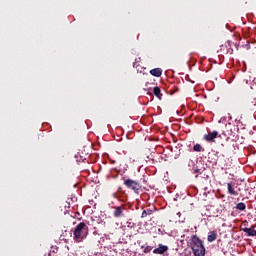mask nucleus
Here are the masks:
<instances>
[{
    "instance_id": "obj_3",
    "label": "nucleus",
    "mask_w": 256,
    "mask_h": 256,
    "mask_svg": "<svg viewBox=\"0 0 256 256\" xmlns=\"http://www.w3.org/2000/svg\"><path fill=\"white\" fill-rule=\"evenodd\" d=\"M124 185H126V187L128 189H131L135 193H137V191H139V189H141V184H139V182L132 180V179L124 180Z\"/></svg>"
},
{
    "instance_id": "obj_11",
    "label": "nucleus",
    "mask_w": 256,
    "mask_h": 256,
    "mask_svg": "<svg viewBox=\"0 0 256 256\" xmlns=\"http://www.w3.org/2000/svg\"><path fill=\"white\" fill-rule=\"evenodd\" d=\"M153 211H155V207H152V209L149 208V209L144 210L142 212L141 218L143 219V218L147 217V215H153Z\"/></svg>"
},
{
    "instance_id": "obj_12",
    "label": "nucleus",
    "mask_w": 256,
    "mask_h": 256,
    "mask_svg": "<svg viewBox=\"0 0 256 256\" xmlns=\"http://www.w3.org/2000/svg\"><path fill=\"white\" fill-rule=\"evenodd\" d=\"M236 209H238V211H245V209H247V205H245L243 202H240L236 205Z\"/></svg>"
},
{
    "instance_id": "obj_9",
    "label": "nucleus",
    "mask_w": 256,
    "mask_h": 256,
    "mask_svg": "<svg viewBox=\"0 0 256 256\" xmlns=\"http://www.w3.org/2000/svg\"><path fill=\"white\" fill-rule=\"evenodd\" d=\"M217 239V231H211L208 234L207 241L209 243H213Z\"/></svg>"
},
{
    "instance_id": "obj_13",
    "label": "nucleus",
    "mask_w": 256,
    "mask_h": 256,
    "mask_svg": "<svg viewBox=\"0 0 256 256\" xmlns=\"http://www.w3.org/2000/svg\"><path fill=\"white\" fill-rule=\"evenodd\" d=\"M153 93L158 99H161V89L159 87H155Z\"/></svg>"
},
{
    "instance_id": "obj_7",
    "label": "nucleus",
    "mask_w": 256,
    "mask_h": 256,
    "mask_svg": "<svg viewBox=\"0 0 256 256\" xmlns=\"http://www.w3.org/2000/svg\"><path fill=\"white\" fill-rule=\"evenodd\" d=\"M124 211H125V207L124 206L115 207V209H114V217H116V218L125 217Z\"/></svg>"
},
{
    "instance_id": "obj_14",
    "label": "nucleus",
    "mask_w": 256,
    "mask_h": 256,
    "mask_svg": "<svg viewBox=\"0 0 256 256\" xmlns=\"http://www.w3.org/2000/svg\"><path fill=\"white\" fill-rule=\"evenodd\" d=\"M141 249H143L144 253H151V251L153 250V247H151V246H141Z\"/></svg>"
},
{
    "instance_id": "obj_15",
    "label": "nucleus",
    "mask_w": 256,
    "mask_h": 256,
    "mask_svg": "<svg viewBox=\"0 0 256 256\" xmlns=\"http://www.w3.org/2000/svg\"><path fill=\"white\" fill-rule=\"evenodd\" d=\"M193 150L201 152V151H203V147H201L199 144H196V145H194Z\"/></svg>"
},
{
    "instance_id": "obj_8",
    "label": "nucleus",
    "mask_w": 256,
    "mask_h": 256,
    "mask_svg": "<svg viewBox=\"0 0 256 256\" xmlns=\"http://www.w3.org/2000/svg\"><path fill=\"white\" fill-rule=\"evenodd\" d=\"M150 74H152L153 77H161V75H163V70H161V68H154L150 70Z\"/></svg>"
},
{
    "instance_id": "obj_4",
    "label": "nucleus",
    "mask_w": 256,
    "mask_h": 256,
    "mask_svg": "<svg viewBox=\"0 0 256 256\" xmlns=\"http://www.w3.org/2000/svg\"><path fill=\"white\" fill-rule=\"evenodd\" d=\"M217 137H219V132L217 131H212L204 135V139L208 143H215V139H217Z\"/></svg>"
},
{
    "instance_id": "obj_10",
    "label": "nucleus",
    "mask_w": 256,
    "mask_h": 256,
    "mask_svg": "<svg viewBox=\"0 0 256 256\" xmlns=\"http://www.w3.org/2000/svg\"><path fill=\"white\" fill-rule=\"evenodd\" d=\"M244 233H247L249 237H256V230L254 228H244Z\"/></svg>"
},
{
    "instance_id": "obj_5",
    "label": "nucleus",
    "mask_w": 256,
    "mask_h": 256,
    "mask_svg": "<svg viewBox=\"0 0 256 256\" xmlns=\"http://www.w3.org/2000/svg\"><path fill=\"white\" fill-rule=\"evenodd\" d=\"M169 251V246L159 244L156 249L153 250L154 255H165Z\"/></svg>"
},
{
    "instance_id": "obj_2",
    "label": "nucleus",
    "mask_w": 256,
    "mask_h": 256,
    "mask_svg": "<svg viewBox=\"0 0 256 256\" xmlns=\"http://www.w3.org/2000/svg\"><path fill=\"white\" fill-rule=\"evenodd\" d=\"M89 233V228L84 222L79 223L74 230V241L81 243Z\"/></svg>"
},
{
    "instance_id": "obj_1",
    "label": "nucleus",
    "mask_w": 256,
    "mask_h": 256,
    "mask_svg": "<svg viewBox=\"0 0 256 256\" xmlns=\"http://www.w3.org/2000/svg\"><path fill=\"white\" fill-rule=\"evenodd\" d=\"M191 249L194 256H205V246H203V241L199 237L193 235L190 242Z\"/></svg>"
},
{
    "instance_id": "obj_6",
    "label": "nucleus",
    "mask_w": 256,
    "mask_h": 256,
    "mask_svg": "<svg viewBox=\"0 0 256 256\" xmlns=\"http://www.w3.org/2000/svg\"><path fill=\"white\" fill-rule=\"evenodd\" d=\"M227 189L229 195H233L234 197H237V195H239V191H237V184H235L234 182H229L227 184Z\"/></svg>"
}]
</instances>
